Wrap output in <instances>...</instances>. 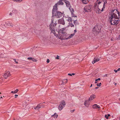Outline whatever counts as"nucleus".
Instances as JSON below:
<instances>
[{"label": "nucleus", "mask_w": 120, "mask_h": 120, "mask_svg": "<svg viewBox=\"0 0 120 120\" xmlns=\"http://www.w3.org/2000/svg\"><path fill=\"white\" fill-rule=\"evenodd\" d=\"M101 30V27L99 25L95 26L93 28L92 31L93 33L95 35H97L100 32Z\"/></svg>", "instance_id": "nucleus-1"}, {"label": "nucleus", "mask_w": 120, "mask_h": 120, "mask_svg": "<svg viewBox=\"0 0 120 120\" xmlns=\"http://www.w3.org/2000/svg\"><path fill=\"white\" fill-rule=\"evenodd\" d=\"M56 9L55 8H53L52 11V14L53 15H55L58 18L61 17L62 13L60 12L57 11L58 8Z\"/></svg>", "instance_id": "nucleus-2"}, {"label": "nucleus", "mask_w": 120, "mask_h": 120, "mask_svg": "<svg viewBox=\"0 0 120 120\" xmlns=\"http://www.w3.org/2000/svg\"><path fill=\"white\" fill-rule=\"evenodd\" d=\"M119 13V11H118L117 10L114 9L112 10L111 11V15L110 17H112V16L113 18L115 19H118V17L117 16Z\"/></svg>", "instance_id": "nucleus-3"}, {"label": "nucleus", "mask_w": 120, "mask_h": 120, "mask_svg": "<svg viewBox=\"0 0 120 120\" xmlns=\"http://www.w3.org/2000/svg\"><path fill=\"white\" fill-rule=\"evenodd\" d=\"M109 17V19L110 20V22L111 24V25H116L119 22L120 20H119L118 19H117V20H115V19L114 18H113V17Z\"/></svg>", "instance_id": "nucleus-4"}, {"label": "nucleus", "mask_w": 120, "mask_h": 120, "mask_svg": "<svg viewBox=\"0 0 120 120\" xmlns=\"http://www.w3.org/2000/svg\"><path fill=\"white\" fill-rule=\"evenodd\" d=\"M58 37L59 39L62 40L68 39V35L65 33H64V34H60V35H58Z\"/></svg>", "instance_id": "nucleus-5"}, {"label": "nucleus", "mask_w": 120, "mask_h": 120, "mask_svg": "<svg viewBox=\"0 0 120 120\" xmlns=\"http://www.w3.org/2000/svg\"><path fill=\"white\" fill-rule=\"evenodd\" d=\"M92 8V6L88 5L84 7V10L85 12H88L90 11V9Z\"/></svg>", "instance_id": "nucleus-6"}, {"label": "nucleus", "mask_w": 120, "mask_h": 120, "mask_svg": "<svg viewBox=\"0 0 120 120\" xmlns=\"http://www.w3.org/2000/svg\"><path fill=\"white\" fill-rule=\"evenodd\" d=\"M66 105V103L64 100L61 101L60 103L59 107L58 109L60 110H61L63 108L64 106Z\"/></svg>", "instance_id": "nucleus-7"}, {"label": "nucleus", "mask_w": 120, "mask_h": 120, "mask_svg": "<svg viewBox=\"0 0 120 120\" xmlns=\"http://www.w3.org/2000/svg\"><path fill=\"white\" fill-rule=\"evenodd\" d=\"M51 24H50V25H49L50 29L52 33H53L54 34H55V30L54 29V25H52V23H53V21L52 20L51 22Z\"/></svg>", "instance_id": "nucleus-8"}, {"label": "nucleus", "mask_w": 120, "mask_h": 120, "mask_svg": "<svg viewBox=\"0 0 120 120\" xmlns=\"http://www.w3.org/2000/svg\"><path fill=\"white\" fill-rule=\"evenodd\" d=\"M11 75L10 72L9 71H6L5 72L3 75L4 78L5 79H6L8 77H9Z\"/></svg>", "instance_id": "nucleus-9"}, {"label": "nucleus", "mask_w": 120, "mask_h": 120, "mask_svg": "<svg viewBox=\"0 0 120 120\" xmlns=\"http://www.w3.org/2000/svg\"><path fill=\"white\" fill-rule=\"evenodd\" d=\"M60 25H59L58 28L56 29V30L58 31L59 34L60 35V34H64V33L63 32L64 28H62L60 29L61 27Z\"/></svg>", "instance_id": "nucleus-10"}, {"label": "nucleus", "mask_w": 120, "mask_h": 120, "mask_svg": "<svg viewBox=\"0 0 120 120\" xmlns=\"http://www.w3.org/2000/svg\"><path fill=\"white\" fill-rule=\"evenodd\" d=\"M63 0H60L59 1H58L57 3L53 7V8H55L56 9V8H57V6L59 5H62L64 4L62 2V1H63Z\"/></svg>", "instance_id": "nucleus-11"}, {"label": "nucleus", "mask_w": 120, "mask_h": 120, "mask_svg": "<svg viewBox=\"0 0 120 120\" xmlns=\"http://www.w3.org/2000/svg\"><path fill=\"white\" fill-rule=\"evenodd\" d=\"M63 0H60L59 1H58L57 3L53 7V8H55L56 9V8H57V6L59 5H62L64 4L62 2V1H63Z\"/></svg>", "instance_id": "nucleus-12"}, {"label": "nucleus", "mask_w": 120, "mask_h": 120, "mask_svg": "<svg viewBox=\"0 0 120 120\" xmlns=\"http://www.w3.org/2000/svg\"><path fill=\"white\" fill-rule=\"evenodd\" d=\"M106 3H107V1L106 0H105V2H104L103 6V4H101V8H100L99 6H98V8L99 10L98 11H103V9L104 8H105V4Z\"/></svg>", "instance_id": "nucleus-13"}, {"label": "nucleus", "mask_w": 120, "mask_h": 120, "mask_svg": "<svg viewBox=\"0 0 120 120\" xmlns=\"http://www.w3.org/2000/svg\"><path fill=\"white\" fill-rule=\"evenodd\" d=\"M58 23L64 25L65 24V22L63 18H62L58 20Z\"/></svg>", "instance_id": "nucleus-14"}, {"label": "nucleus", "mask_w": 120, "mask_h": 120, "mask_svg": "<svg viewBox=\"0 0 120 120\" xmlns=\"http://www.w3.org/2000/svg\"><path fill=\"white\" fill-rule=\"evenodd\" d=\"M63 1L65 3L67 7H68L69 8V7L70 6V2L66 0H63Z\"/></svg>", "instance_id": "nucleus-15"}, {"label": "nucleus", "mask_w": 120, "mask_h": 120, "mask_svg": "<svg viewBox=\"0 0 120 120\" xmlns=\"http://www.w3.org/2000/svg\"><path fill=\"white\" fill-rule=\"evenodd\" d=\"M41 107H42V104H40L38 105L37 106L34 108V109L36 110L38 109L41 108Z\"/></svg>", "instance_id": "nucleus-16"}, {"label": "nucleus", "mask_w": 120, "mask_h": 120, "mask_svg": "<svg viewBox=\"0 0 120 120\" xmlns=\"http://www.w3.org/2000/svg\"><path fill=\"white\" fill-rule=\"evenodd\" d=\"M23 107H25V106L26 107H28L29 108H30V106L29 105H28L27 104V102L26 101H24L23 104Z\"/></svg>", "instance_id": "nucleus-17"}, {"label": "nucleus", "mask_w": 120, "mask_h": 120, "mask_svg": "<svg viewBox=\"0 0 120 120\" xmlns=\"http://www.w3.org/2000/svg\"><path fill=\"white\" fill-rule=\"evenodd\" d=\"M66 20L68 22H72L73 20L72 19V18H71L70 17H66Z\"/></svg>", "instance_id": "nucleus-18"}, {"label": "nucleus", "mask_w": 120, "mask_h": 120, "mask_svg": "<svg viewBox=\"0 0 120 120\" xmlns=\"http://www.w3.org/2000/svg\"><path fill=\"white\" fill-rule=\"evenodd\" d=\"M89 100H88L84 102V105L86 106H88L89 105Z\"/></svg>", "instance_id": "nucleus-19"}, {"label": "nucleus", "mask_w": 120, "mask_h": 120, "mask_svg": "<svg viewBox=\"0 0 120 120\" xmlns=\"http://www.w3.org/2000/svg\"><path fill=\"white\" fill-rule=\"evenodd\" d=\"M95 95L94 94L92 95L89 98V100L90 101L92 100L95 98Z\"/></svg>", "instance_id": "nucleus-20"}, {"label": "nucleus", "mask_w": 120, "mask_h": 120, "mask_svg": "<svg viewBox=\"0 0 120 120\" xmlns=\"http://www.w3.org/2000/svg\"><path fill=\"white\" fill-rule=\"evenodd\" d=\"M99 60V59L98 58L96 59L95 58H94V61L92 62V63L93 64L94 63L96 62H97Z\"/></svg>", "instance_id": "nucleus-21"}, {"label": "nucleus", "mask_w": 120, "mask_h": 120, "mask_svg": "<svg viewBox=\"0 0 120 120\" xmlns=\"http://www.w3.org/2000/svg\"><path fill=\"white\" fill-rule=\"evenodd\" d=\"M69 9L70 10V11H71V14L72 15V16L73 17L74 16V15L73 14V12H74V9L72 8H71V9L69 8Z\"/></svg>", "instance_id": "nucleus-22"}, {"label": "nucleus", "mask_w": 120, "mask_h": 120, "mask_svg": "<svg viewBox=\"0 0 120 120\" xmlns=\"http://www.w3.org/2000/svg\"><path fill=\"white\" fill-rule=\"evenodd\" d=\"M67 79H63L62 81V84H64V83H66L67 82Z\"/></svg>", "instance_id": "nucleus-23"}, {"label": "nucleus", "mask_w": 120, "mask_h": 120, "mask_svg": "<svg viewBox=\"0 0 120 120\" xmlns=\"http://www.w3.org/2000/svg\"><path fill=\"white\" fill-rule=\"evenodd\" d=\"M75 35V33H74L73 34H71L70 35V36H68V39H70V38H71Z\"/></svg>", "instance_id": "nucleus-24"}, {"label": "nucleus", "mask_w": 120, "mask_h": 120, "mask_svg": "<svg viewBox=\"0 0 120 120\" xmlns=\"http://www.w3.org/2000/svg\"><path fill=\"white\" fill-rule=\"evenodd\" d=\"M55 116L54 117V118H56L57 116H58V115H56V113H55L53 115H52V116Z\"/></svg>", "instance_id": "nucleus-25"}, {"label": "nucleus", "mask_w": 120, "mask_h": 120, "mask_svg": "<svg viewBox=\"0 0 120 120\" xmlns=\"http://www.w3.org/2000/svg\"><path fill=\"white\" fill-rule=\"evenodd\" d=\"M82 2L83 4H86L87 3V1L86 0H82Z\"/></svg>", "instance_id": "nucleus-26"}, {"label": "nucleus", "mask_w": 120, "mask_h": 120, "mask_svg": "<svg viewBox=\"0 0 120 120\" xmlns=\"http://www.w3.org/2000/svg\"><path fill=\"white\" fill-rule=\"evenodd\" d=\"M72 22H69V26L71 27H72L73 26H74V25L72 24Z\"/></svg>", "instance_id": "nucleus-27"}, {"label": "nucleus", "mask_w": 120, "mask_h": 120, "mask_svg": "<svg viewBox=\"0 0 120 120\" xmlns=\"http://www.w3.org/2000/svg\"><path fill=\"white\" fill-rule=\"evenodd\" d=\"M5 56L3 54H2L0 56V58H5Z\"/></svg>", "instance_id": "nucleus-28"}, {"label": "nucleus", "mask_w": 120, "mask_h": 120, "mask_svg": "<svg viewBox=\"0 0 120 120\" xmlns=\"http://www.w3.org/2000/svg\"><path fill=\"white\" fill-rule=\"evenodd\" d=\"M97 104L93 105L92 106L93 108L94 109L97 108Z\"/></svg>", "instance_id": "nucleus-29"}, {"label": "nucleus", "mask_w": 120, "mask_h": 120, "mask_svg": "<svg viewBox=\"0 0 120 120\" xmlns=\"http://www.w3.org/2000/svg\"><path fill=\"white\" fill-rule=\"evenodd\" d=\"M17 11L16 10H14L12 11V12L14 13H17Z\"/></svg>", "instance_id": "nucleus-30"}, {"label": "nucleus", "mask_w": 120, "mask_h": 120, "mask_svg": "<svg viewBox=\"0 0 120 120\" xmlns=\"http://www.w3.org/2000/svg\"><path fill=\"white\" fill-rule=\"evenodd\" d=\"M19 91V90L18 89H16L14 91V94L17 93Z\"/></svg>", "instance_id": "nucleus-31"}, {"label": "nucleus", "mask_w": 120, "mask_h": 120, "mask_svg": "<svg viewBox=\"0 0 120 120\" xmlns=\"http://www.w3.org/2000/svg\"><path fill=\"white\" fill-rule=\"evenodd\" d=\"M101 3V2H98V7L99 6L100 8H101V5H100V4Z\"/></svg>", "instance_id": "nucleus-32"}, {"label": "nucleus", "mask_w": 120, "mask_h": 120, "mask_svg": "<svg viewBox=\"0 0 120 120\" xmlns=\"http://www.w3.org/2000/svg\"><path fill=\"white\" fill-rule=\"evenodd\" d=\"M101 83H98L97 84V86H98L100 87L101 86Z\"/></svg>", "instance_id": "nucleus-33"}, {"label": "nucleus", "mask_w": 120, "mask_h": 120, "mask_svg": "<svg viewBox=\"0 0 120 120\" xmlns=\"http://www.w3.org/2000/svg\"><path fill=\"white\" fill-rule=\"evenodd\" d=\"M8 24V25H9L10 26H11L12 27L13 26V25L12 24V23H9Z\"/></svg>", "instance_id": "nucleus-34"}, {"label": "nucleus", "mask_w": 120, "mask_h": 120, "mask_svg": "<svg viewBox=\"0 0 120 120\" xmlns=\"http://www.w3.org/2000/svg\"><path fill=\"white\" fill-rule=\"evenodd\" d=\"M73 20V21H74V24H75V26H76V24L75 23H77V22H76L77 21V19H76V20Z\"/></svg>", "instance_id": "nucleus-35"}, {"label": "nucleus", "mask_w": 120, "mask_h": 120, "mask_svg": "<svg viewBox=\"0 0 120 120\" xmlns=\"http://www.w3.org/2000/svg\"><path fill=\"white\" fill-rule=\"evenodd\" d=\"M32 60L34 62H36L37 61L34 58H32Z\"/></svg>", "instance_id": "nucleus-36"}, {"label": "nucleus", "mask_w": 120, "mask_h": 120, "mask_svg": "<svg viewBox=\"0 0 120 120\" xmlns=\"http://www.w3.org/2000/svg\"><path fill=\"white\" fill-rule=\"evenodd\" d=\"M118 19L119 18H120V13L119 12V13H118Z\"/></svg>", "instance_id": "nucleus-37"}, {"label": "nucleus", "mask_w": 120, "mask_h": 120, "mask_svg": "<svg viewBox=\"0 0 120 120\" xmlns=\"http://www.w3.org/2000/svg\"><path fill=\"white\" fill-rule=\"evenodd\" d=\"M105 118H106L107 119H108V117L107 116V115H105Z\"/></svg>", "instance_id": "nucleus-38"}, {"label": "nucleus", "mask_w": 120, "mask_h": 120, "mask_svg": "<svg viewBox=\"0 0 120 120\" xmlns=\"http://www.w3.org/2000/svg\"><path fill=\"white\" fill-rule=\"evenodd\" d=\"M5 58L7 59H8L9 58V56H5Z\"/></svg>", "instance_id": "nucleus-39"}, {"label": "nucleus", "mask_w": 120, "mask_h": 120, "mask_svg": "<svg viewBox=\"0 0 120 120\" xmlns=\"http://www.w3.org/2000/svg\"><path fill=\"white\" fill-rule=\"evenodd\" d=\"M27 59L29 60H32V57H28L27 58Z\"/></svg>", "instance_id": "nucleus-40"}, {"label": "nucleus", "mask_w": 120, "mask_h": 120, "mask_svg": "<svg viewBox=\"0 0 120 120\" xmlns=\"http://www.w3.org/2000/svg\"><path fill=\"white\" fill-rule=\"evenodd\" d=\"M15 61V62L16 64H18V62L16 61V60L15 59H13Z\"/></svg>", "instance_id": "nucleus-41"}, {"label": "nucleus", "mask_w": 120, "mask_h": 120, "mask_svg": "<svg viewBox=\"0 0 120 120\" xmlns=\"http://www.w3.org/2000/svg\"><path fill=\"white\" fill-rule=\"evenodd\" d=\"M49 61H50V60H49V59H48L47 60V63H49Z\"/></svg>", "instance_id": "nucleus-42"}, {"label": "nucleus", "mask_w": 120, "mask_h": 120, "mask_svg": "<svg viewBox=\"0 0 120 120\" xmlns=\"http://www.w3.org/2000/svg\"><path fill=\"white\" fill-rule=\"evenodd\" d=\"M100 106H99V105H97V108H100Z\"/></svg>", "instance_id": "nucleus-43"}, {"label": "nucleus", "mask_w": 120, "mask_h": 120, "mask_svg": "<svg viewBox=\"0 0 120 120\" xmlns=\"http://www.w3.org/2000/svg\"><path fill=\"white\" fill-rule=\"evenodd\" d=\"M101 80L100 78H99L97 79H96V81L100 80Z\"/></svg>", "instance_id": "nucleus-44"}, {"label": "nucleus", "mask_w": 120, "mask_h": 120, "mask_svg": "<svg viewBox=\"0 0 120 120\" xmlns=\"http://www.w3.org/2000/svg\"><path fill=\"white\" fill-rule=\"evenodd\" d=\"M22 0H17L16 2H17L18 1H20V2H21L22 1Z\"/></svg>", "instance_id": "nucleus-45"}, {"label": "nucleus", "mask_w": 120, "mask_h": 120, "mask_svg": "<svg viewBox=\"0 0 120 120\" xmlns=\"http://www.w3.org/2000/svg\"><path fill=\"white\" fill-rule=\"evenodd\" d=\"M74 111H75V110L74 109V110H71V112H74Z\"/></svg>", "instance_id": "nucleus-46"}, {"label": "nucleus", "mask_w": 120, "mask_h": 120, "mask_svg": "<svg viewBox=\"0 0 120 120\" xmlns=\"http://www.w3.org/2000/svg\"><path fill=\"white\" fill-rule=\"evenodd\" d=\"M114 72H115V73H116L117 72V70H114Z\"/></svg>", "instance_id": "nucleus-47"}, {"label": "nucleus", "mask_w": 120, "mask_h": 120, "mask_svg": "<svg viewBox=\"0 0 120 120\" xmlns=\"http://www.w3.org/2000/svg\"><path fill=\"white\" fill-rule=\"evenodd\" d=\"M15 98H17L16 97H17L18 96V95L17 94H15Z\"/></svg>", "instance_id": "nucleus-48"}, {"label": "nucleus", "mask_w": 120, "mask_h": 120, "mask_svg": "<svg viewBox=\"0 0 120 120\" xmlns=\"http://www.w3.org/2000/svg\"><path fill=\"white\" fill-rule=\"evenodd\" d=\"M59 56H57V57L56 58V59H59Z\"/></svg>", "instance_id": "nucleus-49"}, {"label": "nucleus", "mask_w": 120, "mask_h": 120, "mask_svg": "<svg viewBox=\"0 0 120 120\" xmlns=\"http://www.w3.org/2000/svg\"><path fill=\"white\" fill-rule=\"evenodd\" d=\"M68 75H69L70 76H72L71 74H68Z\"/></svg>", "instance_id": "nucleus-50"}, {"label": "nucleus", "mask_w": 120, "mask_h": 120, "mask_svg": "<svg viewBox=\"0 0 120 120\" xmlns=\"http://www.w3.org/2000/svg\"><path fill=\"white\" fill-rule=\"evenodd\" d=\"M117 71H120V68H118V69L117 70Z\"/></svg>", "instance_id": "nucleus-51"}, {"label": "nucleus", "mask_w": 120, "mask_h": 120, "mask_svg": "<svg viewBox=\"0 0 120 120\" xmlns=\"http://www.w3.org/2000/svg\"><path fill=\"white\" fill-rule=\"evenodd\" d=\"M95 83H97V81H96V79L95 80Z\"/></svg>", "instance_id": "nucleus-52"}, {"label": "nucleus", "mask_w": 120, "mask_h": 120, "mask_svg": "<svg viewBox=\"0 0 120 120\" xmlns=\"http://www.w3.org/2000/svg\"><path fill=\"white\" fill-rule=\"evenodd\" d=\"M9 15H10L11 16L12 15V13H10Z\"/></svg>", "instance_id": "nucleus-53"}, {"label": "nucleus", "mask_w": 120, "mask_h": 120, "mask_svg": "<svg viewBox=\"0 0 120 120\" xmlns=\"http://www.w3.org/2000/svg\"><path fill=\"white\" fill-rule=\"evenodd\" d=\"M74 33H75H75L76 32V30H74Z\"/></svg>", "instance_id": "nucleus-54"}, {"label": "nucleus", "mask_w": 120, "mask_h": 120, "mask_svg": "<svg viewBox=\"0 0 120 120\" xmlns=\"http://www.w3.org/2000/svg\"><path fill=\"white\" fill-rule=\"evenodd\" d=\"M75 74L74 73H72V74H71L72 76V75H75Z\"/></svg>", "instance_id": "nucleus-55"}, {"label": "nucleus", "mask_w": 120, "mask_h": 120, "mask_svg": "<svg viewBox=\"0 0 120 120\" xmlns=\"http://www.w3.org/2000/svg\"><path fill=\"white\" fill-rule=\"evenodd\" d=\"M12 0L13 1L16 2L17 0Z\"/></svg>", "instance_id": "nucleus-56"}, {"label": "nucleus", "mask_w": 120, "mask_h": 120, "mask_svg": "<svg viewBox=\"0 0 120 120\" xmlns=\"http://www.w3.org/2000/svg\"><path fill=\"white\" fill-rule=\"evenodd\" d=\"M14 91H12L11 92V93H13V94H14Z\"/></svg>", "instance_id": "nucleus-57"}, {"label": "nucleus", "mask_w": 120, "mask_h": 120, "mask_svg": "<svg viewBox=\"0 0 120 120\" xmlns=\"http://www.w3.org/2000/svg\"><path fill=\"white\" fill-rule=\"evenodd\" d=\"M110 116V115L109 114H108V116Z\"/></svg>", "instance_id": "nucleus-58"}, {"label": "nucleus", "mask_w": 120, "mask_h": 120, "mask_svg": "<svg viewBox=\"0 0 120 120\" xmlns=\"http://www.w3.org/2000/svg\"><path fill=\"white\" fill-rule=\"evenodd\" d=\"M99 88V87H96V88H95V89H98Z\"/></svg>", "instance_id": "nucleus-59"}, {"label": "nucleus", "mask_w": 120, "mask_h": 120, "mask_svg": "<svg viewBox=\"0 0 120 120\" xmlns=\"http://www.w3.org/2000/svg\"><path fill=\"white\" fill-rule=\"evenodd\" d=\"M105 76H106V77H107V74H105Z\"/></svg>", "instance_id": "nucleus-60"}, {"label": "nucleus", "mask_w": 120, "mask_h": 120, "mask_svg": "<svg viewBox=\"0 0 120 120\" xmlns=\"http://www.w3.org/2000/svg\"><path fill=\"white\" fill-rule=\"evenodd\" d=\"M92 84H91V85L90 86V87H92Z\"/></svg>", "instance_id": "nucleus-61"}, {"label": "nucleus", "mask_w": 120, "mask_h": 120, "mask_svg": "<svg viewBox=\"0 0 120 120\" xmlns=\"http://www.w3.org/2000/svg\"><path fill=\"white\" fill-rule=\"evenodd\" d=\"M97 5V4H96L95 5H94V6H96V5Z\"/></svg>", "instance_id": "nucleus-62"}, {"label": "nucleus", "mask_w": 120, "mask_h": 120, "mask_svg": "<svg viewBox=\"0 0 120 120\" xmlns=\"http://www.w3.org/2000/svg\"><path fill=\"white\" fill-rule=\"evenodd\" d=\"M54 24H55V26H56V25L57 24V23H54Z\"/></svg>", "instance_id": "nucleus-63"}, {"label": "nucleus", "mask_w": 120, "mask_h": 120, "mask_svg": "<svg viewBox=\"0 0 120 120\" xmlns=\"http://www.w3.org/2000/svg\"><path fill=\"white\" fill-rule=\"evenodd\" d=\"M119 39H120V35L119 36Z\"/></svg>", "instance_id": "nucleus-64"}]
</instances>
